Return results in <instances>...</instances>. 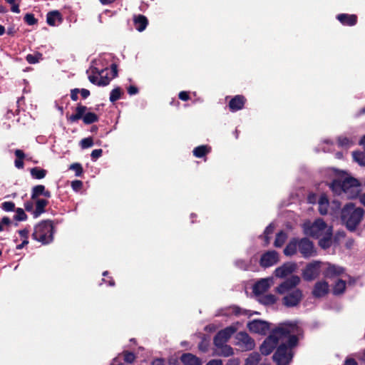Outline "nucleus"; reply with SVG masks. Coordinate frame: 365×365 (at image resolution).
Here are the masks:
<instances>
[{
    "instance_id": "nucleus-1",
    "label": "nucleus",
    "mask_w": 365,
    "mask_h": 365,
    "mask_svg": "<svg viewBox=\"0 0 365 365\" xmlns=\"http://www.w3.org/2000/svg\"><path fill=\"white\" fill-rule=\"evenodd\" d=\"M300 331L301 329L296 322L280 324L272 330L269 336L261 345V353L267 356L279 344L273 355V359L277 365H288L292 359V348L297 344V336L300 334Z\"/></svg>"
},
{
    "instance_id": "nucleus-2",
    "label": "nucleus",
    "mask_w": 365,
    "mask_h": 365,
    "mask_svg": "<svg viewBox=\"0 0 365 365\" xmlns=\"http://www.w3.org/2000/svg\"><path fill=\"white\" fill-rule=\"evenodd\" d=\"M300 278L297 275H292L289 278L282 282L277 288L276 292L283 294V304L287 307L297 306L303 297L302 291L297 288L300 283Z\"/></svg>"
},
{
    "instance_id": "nucleus-3",
    "label": "nucleus",
    "mask_w": 365,
    "mask_h": 365,
    "mask_svg": "<svg viewBox=\"0 0 365 365\" xmlns=\"http://www.w3.org/2000/svg\"><path fill=\"white\" fill-rule=\"evenodd\" d=\"M330 189L337 195H342L348 199L356 197L360 192L359 181L352 177L334 180L329 185Z\"/></svg>"
},
{
    "instance_id": "nucleus-4",
    "label": "nucleus",
    "mask_w": 365,
    "mask_h": 365,
    "mask_svg": "<svg viewBox=\"0 0 365 365\" xmlns=\"http://www.w3.org/2000/svg\"><path fill=\"white\" fill-rule=\"evenodd\" d=\"M364 211L361 207H355L351 202L346 204L341 211V218L346 227L354 231L361 222Z\"/></svg>"
},
{
    "instance_id": "nucleus-5",
    "label": "nucleus",
    "mask_w": 365,
    "mask_h": 365,
    "mask_svg": "<svg viewBox=\"0 0 365 365\" xmlns=\"http://www.w3.org/2000/svg\"><path fill=\"white\" fill-rule=\"evenodd\" d=\"M54 227L51 220H43L34 227L32 234L33 239L42 245H48L53 242Z\"/></svg>"
},
{
    "instance_id": "nucleus-6",
    "label": "nucleus",
    "mask_w": 365,
    "mask_h": 365,
    "mask_svg": "<svg viewBox=\"0 0 365 365\" xmlns=\"http://www.w3.org/2000/svg\"><path fill=\"white\" fill-rule=\"evenodd\" d=\"M331 227H328L324 221L322 219L316 220L312 224L304 225V233L307 235L314 238H319L325 233L331 230Z\"/></svg>"
},
{
    "instance_id": "nucleus-7",
    "label": "nucleus",
    "mask_w": 365,
    "mask_h": 365,
    "mask_svg": "<svg viewBox=\"0 0 365 365\" xmlns=\"http://www.w3.org/2000/svg\"><path fill=\"white\" fill-rule=\"evenodd\" d=\"M88 108L85 106L79 104L76 108V113L72 114L69 116L68 120L71 123L78 121L82 119L83 123L86 125H89L97 122L98 120V115L92 112H87Z\"/></svg>"
},
{
    "instance_id": "nucleus-8",
    "label": "nucleus",
    "mask_w": 365,
    "mask_h": 365,
    "mask_svg": "<svg viewBox=\"0 0 365 365\" xmlns=\"http://www.w3.org/2000/svg\"><path fill=\"white\" fill-rule=\"evenodd\" d=\"M318 205L319 212L322 215L328 213H330L332 215H336L341 208V203L336 200H334L332 201L331 206L330 207L329 200L324 194L321 195L319 197Z\"/></svg>"
},
{
    "instance_id": "nucleus-9",
    "label": "nucleus",
    "mask_w": 365,
    "mask_h": 365,
    "mask_svg": "<svg viewBox=\"0 0 365 365\" xmlns=\"http://www.w3.org/2000/svg\"><path fill=\"white\" fill-rule=\"evenodd\" d=\"M101 61L102 60L100 58L93 62V66H92L91 68V73H97L99 76L100 80L107 78L109 83L110 80L117 76V66L114 63L112 64L110 71H109L107 67L105 68H100L98 66L101 63Z\"/></svg>"
},
{
    "instance_id": "nucleus-10",
    "label": "nucleus",
    "mask_w": 365,
    "mask_h": 365,
    "mask_svg": "<svg viewBox=\"0 0 365 365\" xmlns=\"http://www.w3.org/2000/svg\"><path fill=\"white\" fill-rule=\"evenodd\" d=\"M324 262L313 261L307 264L302 271V277L305 281L311 282L318 277L320 272H323Z\"/></svg>"
},
{
    "instance_id": "nucleus-11",
    "label": "nucleus",
    "mask_w": 365,
    "mask_h": 365,
    "mask_svg": "<svg viewBox=\"0 0 365 365\" xmlns=\"http://www.w3.org/2000/svg\"><path fill=\"white\" fill-rule=\"evenodd\" d=\"M236 345L238 346L242 351H250L254 349V340L246 333L240 331L236 334Z\"/></svg>"
},
{
    "instance_id": "nucleus-12",
    "label": "nucleus",
    "mask_w": 365,
    "mask_h": 365,
    "mask_svg": "<svg viewBox=\"0 0 365 365\" xmlns=\"http://www.w3.org/2000/svg\"><path fill=\"white\" fill-rule=\"evenodd\" d=\"M298 250L304 258H309L316 255L313 243L306 237L298 239Z\"/></svg>"
},
{
    "instance_id": "nucleus-13",
    "label": "nucleus",
    "mask_w": 365,
    "mask_h": 365,
    "mask_svg": "<svg viewBox=\"0 0 365 365\" xmlns=\"http://www.w3.org/2000/svg\"><path fill=\"white\" fill-rule=\"evenodd\" d=\"M247 327L253 333L264 335L269 329V324L266 321L255 319L248 323Z\"/></svg>"
},
{
    "instance_id": "nucleus-14",
    "label": "nucleus",
    "mask_w": 365,
    "mask_h": 365,
    "mask_svg": "<svg viewBox=\"0 0 365 365\" xmlns=\"http://www.w3.org/2000/svg\"><path fill=\"white\" fill-rule=\"evenodd\" d=\"M274 283L273 277L263 278L257 282L253 286V292L256 296L266 292Z\"/></svg>"
},
{
    "instance_id": "nucleus-15",
    "label": "nucleus",
    "mask_w": 365,
    "mask_h": 365,
    "mask_svg": "<svg viewBox=\"0 0 365 365\" xmlns=\"http://www.w3.org/2000/svg\"><path fill=\"white\" fill-rule=\"evenodd\" d=\"M235 329L232 327H227L220 331L214 338V344L215 346H222L226 344L227 340L235 333Z\"/></svg>"
},
{
    "instance_id": "nucleus-16",
    "label": "nucleus",
    "mask_w": 365,
    "mask_h": 365,
    "mask_svg": "<svg viewBox=\"0 0 365 365\" xmlns=\"http://www.w3.org/2000/svg\"><path fill=\"white\" fill-rule=\"evenodd\" d=\"M344 269L342 267L327 262L324 263L323 275L327 278H334L342 274Z\"/></svg>"
},
{
    "instance_id": "nucleus-17",
    "label": "nucleus",
    "mask_w": 365,
    "mask_h": 365,
    "mask_svg": "<svg viewBox=\"0 0 365 365\" xmlns=\"http://www.w3.org/2000/svg\"><path fill=\"white\" fill-rule=\"evenodd\" d=\"M297 269L294 262H286L274 270V275L278 278H284L292 274Z\"/></svg>"
},
{
    "instance_id": "nucleus-18",
    "label": "nucleus",
    "mask_w": 365,
    "mask_h": 365,
    "mask_svg": "<svg viewBox=\"0 0 365 365\" xmlns=\"http://www.w3.org/2000/svg\"><path fill=\"white\" fill-rule=\"evenodd\" d=\"M278 260V254L276 251H268L262 255L260 265L262 267H269L275 264Z\"/></svg>"
},
{
    "instance_id": "nucleus-19",
    "label": "nucleus",
    "mask_w": 365,
    "mask_h": 365,
    "mask_svg": "<svg viewBox=\"0 0 365 365\" xmlns=\"http://www.w3.org/2000/svg\"><path fill=\"white\" fill-rule=\"evenodd\" d=\"M329 286L324 280L317 282L312 289V295L316 298H320L328 294Z\"/></svg>"
},
{
    "instance_id": "nucleus-20",
    "label": "nucleus",
    "mask_w": 365,
    "mask_h": 365,
    "mask_svg": "<svg viewBox=\"0 0 365 365\" xmlns=\"http://www.w3.org/2000/svg\"><path fill=\"white\" fill-rule=\"evenodd\" d=\"M245 98L243 96L237 95L232 98L229 103V108L232 112H235L243 108Z\"/></svg>"
},
{
    "instance_id": "nucleus-21",
    "label": "nucleus",
    "mask_w": 365,
    "mask_h": 365,
    "mask_svg": "<svg viewBox=\"0 0 365 365\" xmlns=\"http://www.w3.org/2000/svg\"><path fill=\"white\" fill-rule=\"evenodd\" d=\"M336 19L344 26H354L357 21V17L354 14H340Z\"/></svg>"
},
{
    "instance_id": "nucleus-22",
    "label": "nucleus",
    "mask_w": 365,
    "mask_h": 365,
    "mask_svg": "<svg viewBox=\"0 0 365 365\" xmlns=\"http://www.w3.org/2000/svg\"><path fill=\"white\" fill-rule=\"evenodd\" d=\"M33 200L35 202V210L33 211V216L34 218H37L45 212V207L48 205V202L45 199L40 198H36Z\"/></svg>"
},
{
    "instance_id": "nucleus-23",
    "label": "nucleus",
    "mask_w": 365,
    "mask_h": 365,
    "mask_svg": "<svg viewBox=\"0 0 365 365\" xmlns=\"http://www.w3.org/2000/svg\"><path fill=\"white\" fill-rule=\"evenodd\" d=\"M180 360L184 365H202V360L190 353L183 354Z\"/></svg>"
},
{
    "instance_id": "nucleus-24",
    "label": "nucleus",
    "mask_w": 365,
    "mask_h": 365,
    "mask_svg": "<svg viewBox=\"0 0 365 365\" xmlns=\"http://www.w3.org/2000/svg\"><path fill=\"white\" fill-rule=\"evenodd\" d=\"M39 195H43L47 198L51 196L50 191L46 190L45 186L42 185H36L32 188L31 200H36Z\"/></svg>"
},
{
    "instance_id": "nucleus-25",
    "label": "nucleus",
    "mask_w": 365,
    "mask_h": 365,
    "mask_svg": "<svg viewBox=\"0 0 365 365\" xmlns=\"http://www.w3.org/2000/svg\"><path fill=\"white\" fill-rule=\"evenodd\" d=\"M133 22L135 29L140 32L143 31L148 24V19L141 14L134 16Z\"/></svg>"
},
{
    "instance_id": "nucleus-26",
    "label": "nucleus",
    "mask_w": 365,
    "mask_h": 365,
    "mask_svg": "<svg viewBox=\"0 0 365 365\" xmlns=\"http://www.w3.org/2000/svg\"><path fill=\"white\" fill-rule=\"evenodd\" d=\"M62 21L61 14L58 11H50L46 16V22L48 25L55 26Z\"/></svg>"
},
{
    "instance_id": "nucleus-27",
    "label": "nucleus",
    "mask_w": 365,
    "mask_h": 365,
    "mask_svg": "<svg viewBox=\"0 0 365 365\" xmlns=\"http://www.w3.org/2000/svg\"><path fill=\"white\" fill-rule=\"evenodd\" d=\"M298 250V239L293 238L285 247L284 254L286 256H292L297 253Z\"/></svg>"
},
{
    "instance_id": "nucleus-28",
    "label": "nucleus",
    "mask_w": 365,
    "mask_h": 365,
    "mask_svg": "<svg viewBox=\"0 0 365 365\" xmlns=\"http://www.w3.org/2000/svg\"><path fill=\"white\" fill-rule=\"evenodd\" d=\"M211 148L207 145H202L195 148L192 150L193 155L196 158H200L205 157L210 153Z\"/></svg>"
},
{
    "instance_id": "nucleus-29",
    "label": "nucleus",
    "mask_w": 365,
    "mask_h": 365,
    "mask_svg": "<svg viewBox=\"0 0 365 365\" xmlns=\"http://www.w3.org/2000/svg\"><path fill=\"white\" fill-rule=\"evenodd\" d=\"M332 229L319 237V245L323 249H327L331 245Z\"/></svg>"
},
{
    "instance_id": "nucleus-30",
    "label": "nucleus",
    "mask_w": 365,
    "mask_h": 365,
    "mask_svg": "<svg viewBox=\"0 0 365 365\" xmlns=\"http://www.w3.org/2000/svg\"><path fill=\"white\" fill-rule=\"evenodd\" d=\"M259 302L264 305H272L274 304L277 301V298L274 294H261L259 295Z\"/></svg>"
},
{
    "instance_id": "nucleus-31",
    "label": "nucleus",
    "mask_w": 365,
    "mask_h": 365,
    "mask_svg": "<svg viewBox=\"0 0 365 365\" xmlns=\"http://www.w3.org/2000/svg\"><path fill=\"white\" fill-rule=\"evenodd\" d=\"M222 314L225 316H230V314L237 316L246 314L245 310H242L240 307L237 306H232L228 308H226L225 309L222 310Z\"/></svg>"
},
{
    "instance_id": "nucleus-32",
    "label": "nucleus",
    "mask_w": 365,
    "mask_h": 365,
    "mask_svg": "<svg viewBox=\"0 0 365 365\" xmlns=\"http://www.w3.org/2000/svg\"><path fill=\"white\" fill-rule=\"evenodd\" d=\"M88 79L91 83L97 85L98 86H105L108 85V81L107 78L100 80L99 76L95 73H92V74L89 75Z\"/></svg>"
},
{
    "instance_id": "nucleus-33",
    "label": "nucleus",
    "mask_w": 365,
    "mask_h": 365,
    "mask_svg": "<svg viewBox=\"0 0 365 365\" xmlns=\"http://www.w3.org/2000/svg\"><path fill=\"white\" fill-rule=\"evenodd\" d=\"M216 346L217 348V352L218 355L227 357V356H232L233 354L232 348L226 344H224L222 346Z\"/></svg>"
},
{
    "instance_id": "nucleus-34",
    "label": "nucleus",
    "mask_w": 365,
    "mask_h": 365,
    "mask_svg": "<svg viewBox=\"0 0 365 365\" xmlns=\"http://www.w3.org/2000/svg\"><path fill=\"white\" fill-rule=\"evenodd\" d=\"M346 289V282L342 279H338L333 287V294L339 295L344 293Z\"/></svg>"
},
{
    "instance_id": "nucleus-35",
    "label": "nucleus",
    "mask_w": 365,
    "mask_h": 365,
    "mask_svg": "<svg viewBox=\"0 0 365 365\" xmlns=\"http://www.w3.org/2000/svg\"><path fill=\"white\" fill-rule=\"evenodd\" d=\"M46 173L47 171L46 170L37 167L31 168L30 171L32 178L38 180L44 178Z\"/></svg>"
},
{
    "instance_id": "nucleus-36",
    "label": "nucleus",
    "mask_w": 365,
    "mask_h": 365,
    "mask_svg": "<svg viewBox=\"0 0 365 365\" xmlns=\"http://www.w3.org/2000/svg\"><path fill=\"white\" fill-rule=\"evenodd\" d=\"M261 356L259 353L253 352L246 359L245 365H258Z\"/></svg>"
},
{
    "instance_id": "nucleus-37",
    "label": "nucleus",
    "mask_w": 365,
    "mask_h": 365,
    "mask_svg": "<svg viewBox=\"0 0 365 365\" xmlns=\"http://www.w3.org/2000/svg\"><path fill=\"white\" fill-rule=\"evenodd\" d=\"M287 239V234L281 231L278 232L276 235L274 245L276 247H281L284 243L285 242Z\"/></svg>"
},
{
    "instance_id": "nucleus-38",
    "label": "nucleus",
    "mask_w": 365,
    "mask_h": 365,
    "mask_svg": "<svg viewBox=\"0 0 365 365\" xmlns=\"http://www.w3.org/2000/svg\"><path fill=\"white\" fill-rule=\"evenodd\" d=\"M354 143V141L353 140H350L347 138L346 137L340 136L338 138V144L339 146L344 148H349L351 145H353Z\"/></svg>"
},
{
    "instance_id": "nucleus-39",
    "label": "nucleus",
    "mask_w": 365,
    "mask_h": 365,
    "mask_svg": "<svg viewBox=\"0 0 365 365\" xmlns=\"http://www.w3.org/2000/svg\"><path fill=\"white\" fill-rule=\"evenodd\" d=\"M274 230V226L272 223H270L264 230V246H267L269 243V235L273 233Z\"/></svg>"
},
{
    "instance_id": "nucleus-40",
    "label": "nucleus",
    "mask_w": 365,
    "mask_h": 365,
    "mask_svg": "<svg viewBox=\"0 0 365 365\" xmlns=\"http://www.w3.org/2000/svg\"><path fill=\"white\" fill-rule=\"evenodd\" d=\"M353 158L356 162L359 165H365V153L364 152H353Z\"/></svg>"
},
{
    "instance_id": "nucleus-41",
    "label": "nucleus",
    "mask_w": 365,
    "mask_h": 365,
    "mask_svg": "<svg viewBox=\"0 0 365 365\" xmlns=\"http://www.w3.org/2000/svg\"><path fill=\"white\" fill-rule=\"evenodd\" d=\"M14 219L16 221H24L27 219V215L22 208H17Z\"/></svg>"
},
{
    "instance_id": "nucleus-42",
    "label": "nucleus",
    "mask_w": 365,
    "mask_h": 365,
    "mask_svg": "<svg viewBox=\"0 0 365 365\" xmlns=\"http://www.w3.org/2000/svg\"><path fill=\"white\" fill-rule=\"evenodd\" d=\"M120 96H121L120 88L117 87L111 91L110 94V101L113 103L115 102L120 98Z\"/></svg>"
},
{
    "instance_id": "nucleus-43",
    "label": "nucleus",
    "mask_w": 365,
    "mask_h": 365,
    "mask_svg": "<svg viewBox=\"0 0 365 365\" xmlns=\"http://www.w3.org/2000/svg\"><path fill=\"white\" fill-rule=\"evenodd\" d=\"M1 207L5 212H11L15 210V204L11 201H6L1 203Z\"/></svg>"
},
{
    "instance_id": "nucleus-44",
    "label": "nucleus",
    "mask_w": 365,
    "mask_h": 365,
    "mask_svg": "<svg viewBox=\"0 0 365 365\" xmlns=\"http://www.w3.org/2000/svg\"><path fill=\"white\" fill-rule=\"evenodd\" d=\"M69 169L75 171L76 176L77 177L81 176L83 173V168L78 163L71 164L69 167Z\"/></svg>"
},
{
    "instance_id": "nucleus-45",
    "label": "nucleus",
    "mask_w": 365,
    "mask_h": 365,
    "mask_svg": "<svg viewBox=\"0 0 365 365\" xmlns=\"http://www.w3.org/2000/svg\"><path fill=\"white\" fill-rule=\"evenodd\" d=\"M41 57V54H40V53H37L36 55L28 54L26 57V59L28 61V63H29L31 64H34V63L38 62Z\"/></svg>"
},
{
    "instance_id": "nucleus-46",
    "label": "nucleus",
    "mask_w": 365,
    "mask_h": 365,
    "mask_svg": "<svg viewBox=\"0 0 365 365\" xmlns=\"http://www.w3.org/2000/svg\"><path fill=\"white\" fill-rule=\"evenodd\" d=\"M24 21L28 25H30V26L34 25L37 22L36 19L34 17V15L32 14H26L24 16Z\"/></svg>"
},
{
    "instance_id": "nucleus-47",
    "label": "nucleus",
    "mask_w": 365,
    "mask_h": 365,
    "mask_svg": "<svg viewBox=\"0 0 365 365\" xmlns=\"http://www.w3.org/2000/svg\"><path fill=\"white\" fill-rule=\"evenodd\" d=\"M93 142L91 138H86L81 140V146L82 148H88L92 147Z\"/></svg>"
},
{
    "instance_id": "nucleus-48",
    "label": "nucleus",
    "mask_w": 365,
    "mask_h": 365,
    "mask_svg": "<svg viewBox=\"0 0 365 365\" xmlns=\"http://www.w3.org/2000/svg\"><path fill=\"white\" fill-rule=\"evenodd\" d=\"M102 153H103L102 149L93 150L91 154L92 160H93V161L96 160L98 158H100L102 155Z\"/></svg>"
},
{
    "instance_id": "nucleus-49",
    "label": "nucleus",
    "mask_w": 365,
    "mask_h": 365,
    "mask_svg": "<svg viewBox=\"0 0 365 365\" xmlns=\"http://www.w3.org/2000/svg\"><path fill=\"white\" fill-rule=\"evenodd\" d=\"M135 359V354L132 352H125L124 354V360L125 362L133 363Z\"/></svg>"
},
{
    "instance_id": "nucleus-50",
    "label": "nucleus",
    "mask_w": 365,
    "mask_h": 365,
    "mask_svg": "<svg viewBox=\"0 0 365 365\" xmlns=\"http://www.w3.org/2000/svg\"><path fill=\"white\" fill-rule=\"evenodd\" d=\"M235 264L236 267H237L238 268L241 269H247V263L246 261L245 260H242V259H237L235 262Z\"/></svg>"
},
{
    "instance_id": "nucleus-51",
    "label": "nucleus",
    "mask_w": 365,
    "mask_h": 365,
    "mask_svg": "<svg viewBox=\"0 0 365 365\" xmlns=\"http://www.w3.org/2000/svg\"><path fill=\"white\" fill-rule=\"evenodd\" d=\"M83 182L81 180H73L71 182V187L74 191H78L81 189Z\"/></svg>"
},
{
    "instance_id": "nucleus-52",
    "label": "nucleus",
    "mask_w": 365,
    "mask_h": 365,
    "mask_svg": "<svg viewBox=\"0 0 365 365\" xmlns=\"http://www.w3.org/2000/svg\"><path fill=\"white\" fill-rule=\"evenodd\" d=\"M10 223V219L8 217H4L0 222V232L4 230V226L9 225Z\"/></svg>"
},
{
    "instance_id": "nucleus-53",
    "label": "nucleus",
    "mask_w": 365,
    "mask_h": 365,
    "mask_svg": "<svg viewBox=\"0 0 365 365\" xmlns=\"http://www.w3.org/2000/svg\"><path fill=\"white\" fill-rule=\"evenodd\" d=\"M34 200H30V201H27L24 203V207H25V210L27 211V212H31L33 213V211L34 210Z\"/></svg>"
},
{
    "instance_id": "nucleus-54",
    "label": "nucleus",
    "mask_w": 365,
    "mask_h": 365,
    "mask_svg": "<svg viewBox=\"0 0 365 365\" xmlns=\"http://www.w3.org/2000/svg\"><path fill=\"white\" fill-rule=\"evenodd\" d=\"M80 91L78 88L72 89L71 91V98L73 101H76L78 100V94Z\"/></svg>"
},
{
    "instance_id": "nucleus-55",
    "label": "nucleus",
    "mask_w": 365,
    "mask_h": 365,
    "mask_svg": "<svg viewBox=\"0 0 365 365\" xmlns=\"http://www.w3.org/2000/svg\"><path fill=\"white\" fill-rule=\"evenodd\" d=\"M128 93L129 95L133 96L138 93V89L134 86H130L128 88Z\"/></svg>"
},
{
    "instance_id": "nucleus-56",
    "label": "nucleus",
    "mask_w": 365,
    "mask_h": 365,
    "mask_svg": "<svg viewBox=\"0 0 365 365\" xmlns=\"http://www.w3.org/2000/svg\"><path fill=\"white\" fill-rule=\"evenodd\" d=\"M179 98L182 101H186L189 99V93L187 91H181L179 93Z\"/></svg>"
},
{
    "instance_id": "nucleus-57",
    "label": "nucleus",
    "mask_w": 365,
    "mask_h": 365,
    "mask_svg": "<svg viewBox=\"0 0 365 365\" xmlns=\"http://www.w3.org/2000/svg\"><path fill=\"white\" fill-rule=\"evenodd\" d=\"M29 231L27 229L21 230L19 231V234L24 240H28Z\"/></svg>"
},
{
    "instance_id": "nucleus-58",
    "label": "nucleus",
    "mask_w": 365,
    "mask_h": 365,
    "mask_svg": "<svg viewBox=\"0 0 365 365\" xmlns=\"http://www.w3.org/2000/svg\"><path fill=\"white\" fill-rule=\"evenodd\" d=\"M151 365H165V360L162 358H157L152 361Z\"/></svg>"
},
{
    "instance_id": "nucleus-59",
    "label": "nucleus",
    "mask_w": 365,
    "mask_h": 365,
    "mask_svg": "<svg viewBox=\"0 0 365 365\" xmlns=\"http://www.w3.org/2000/svg\"><path fill=\"white\" fill-rule=\"evenodd\" d=\"M79 93H81V96L84 99L87 98L90 96V91L88 89H86V88L80 89Z\"/></svg>"
},
{
    "instance_id": "nucleus-60",
    "label": "nucleus",
    "mask_w": 365,
    "mask_h": 365,
    "mask_svg": "<svg viewBox=\"0 0 365 365\" xmlns=\"http://www.w3.org/2000/svg\"><path fill=\"white\" fill-rule=\"evenodd\" d=\"M206 365H222V361L221 359H212Z\"/></svg>"
},
{
    "instance_id": "nucleus-61",
    "label": "nucleus",
    "mask_w": 365,
    "mask_h": 365,
    "mask_svg": "<svg viewBox=\"0 0 365 365\" xmlns=\"http://www.w3.org/2000/svg\"><path fill=\"white\" fill-rule=\"evenodd\" d=\"M15 155L16 157V159H24L25 157L24 153L19 149H16L15 150Z\"/></svg>"
},
{
    "instance_id": "nucleus-62",
    "label": "nucleus",
    "mask_w": 365,
    "mask_h": 365,
    "mask_svg": "<svg viewBox=\"0 0 365 365\" xmlns=\"http://www.w3.org/2000/svg\"><path fill=\"white\" fill-rule=\"evenodd\" d=\"M14 164L15 166L19 169H21L24 168L23 159H16L14 161Z\"/></svg>"
},
{
    "instance_id": "nucleus-63",
    "label": "nucleus",
    "mask_w": 365,
    "mask_h": 365,
    "mask_svg": "<svg viewBox=\"0 0 365 365\" xmlns=\"http://www.w3.org/2000/svg\"><path fill=\"white\" fill-rule=\"evenodd\" d=\"M225 365H240V362L238 359H232L228 360Z\"/></svg>"
},
{
    "instance_id": "nucleus-64",
    "label": "nucleus",
    "mask_w": 365,
    "mask_h": 365,
    "mask_svg": "<svg viewBox=\"0 0 365 365\" xmlns=\"http://www.w3.org/2000/svg\"><path fill=\"white\" fill-rule=\"evenodd\" d=\"M344 365H357L356 361L353 359H346Z\"/></svg>"
}]
</instances>
